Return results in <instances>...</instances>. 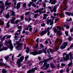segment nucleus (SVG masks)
Masks as SVG:
<instances>
[{
	"mask_svg": "<svg viewBox=\"0 0 73 73\" xmlns=\"http://www.w3.org/2000/svg\"><path fill=\"white\" fill-rule=\"evenodd\" d=\"M66 71L67 72H69V68H67L66 69Z\"/></svg>",
	"mask_w": 73,
	"mask_h": 73,
	"instance_id": "69168bd1",
	"label": "nucleus"
},
{
	"mask_svg": "<svg viewBox=\"0 0 73 73\" xmlns=\"http://www.w3.org/2000/svg\"><path fill=\"white\" fill-rule=\"evenodd\" d=\"M68 45V42H65L62 44V45L60 47V48L61 49H64L65 48V47Z\"/></svg>",
	"mask_w": 73,
	"mask_h": 73,
	"instance_id": "0eeeda50",
	"label": "nucleus"
},
{
	"mask_svg": "<svg viewBox=\"0 0 73 73\" xmlns=\"http://www.w3.org/2000/svg\"><path fill=\"white\" fill-rule=\"evenodd\" d=\"M43 16L44 17H43V20H44L45 19H46V17H47V16H48V15H46V14H43Z\"/></svg>",
	"mask_w": 73,
	"mask_h": 73,
	"instance_id": "6ab92c4d",
	"label": "nucleus"
},
{
	"mask_svg": "<svg viewBox=\"0 0 73 73\" xmlns=\"http://www.w3.org/2000/svg\"><path fill=\"white\" fill-rule=\"evenodd\" d=\"M43 9H43V8H42L40 9L37 10L36 11H35L34 13H38V12H40L42 11Z\"/></svg>",
	"mask_w": 73,
	"mask_h": 73,
	"instance_id": "9b49d317",
	"label": "nucleus"
},
{
	"mask_svg": "<svg viewBox=\"0 0 73 73\" xmlns=\"http://www.w3.org/2000/svg\"><path fill=\"white\" fill-rule=\"evenodd\" d=\"M12 19H12L11 20V23L12 24H14V21H15V19L14 17H13Z\"/></svg>",
	"mask_w": 73,
	"mask_h": 73,
	"instance_id": "412c9836",
	"label": "nucleus"
},
{
	"mask_svg": "<svg viewBox=\"0 0 73 73\" xmlns=\"http://www.w3.org/2000/svg\"><path fill=\"white\" fill-rule=\"evenodd\" d=\"M49 50L50 51V52L52 53H53V50L51 48L49 49Z\"/></svg>",
	"mask_w": 73,
	"mask_h": 73,
	"instance_id": "79ce46f5",
	"label": "nucleus"
},
{
	"mask_svg": "<svg viewBox=\"0 0 73 73\" xmlns=\"http://www.w3.org/2000/svg\"><path fill=\"white\" fill-rule=\"evenodd\" d=\"M49 3H51V4H54L56 3V0H50Z\"/></svg>",
	"mask_w": 73,
	"mask_h": 73,
	"instance_id": "f8f14e48",
	"label": "nucleus"
},
{
	"mask_svg": "<svg viewBox=\"0 0 73 73\" xmlns=\"http://www.w3.org/2000/svg\"><path fill=\"white\" fill-rule=\"evenodd\" d=\"M72 19L71 18H70V19L68 20V21H72Z\"/></svg>",
	"mask_w": 73,
	"mask_h": 73,
	"instance_id": "0e129e2a",
	"label": "nucleus"
},
{
	"mask_svg": "<svg viewBox=\"0 0 73 73\" xmlns=\"http://www.w3.org/2000/svg\"><path fill=\"white\" fill-rule=\"evenodd\" d=\"M63 60L64 61H68V60L69 59V56L68 55H67L66 57L63 56Z\"/></svg>",
	"mask_w": 73,
	"mask_h": 73,
	"instance_id": "ddd939ff",
	"label": "nucleus"
},
{
	"mask_svg": "<svg viewBox=\"0 0 73 73\" xmlns=\"http://www.w3.org/2000/svg\"><path fill=\"white\" fill-rule=\"evenodd\" d=\"M5 44L7 45L9 43V45L7 46L8 48H9L11 51L13 50V46L12 45V41L10 39H9L8 41H6V40L5 41Z\"/></svg>",
	"mask_w": 73,
	"mask_h": 73,
	"instance_id": "f257e3e1",
	"label": "nucleus"
},
{
	"mask_svg": "<svg viewBox=\"0 0 73 73\" xmlns=\"http://www.w3.org/2000/svg\"><path fill=\"white\" fill-rule=\"evenodd\" d=\"M52 20L50 19L49 20H48L47 21V25H49V23H50V21H51Z\"/></svg>",
	"mask_w": 73,
	"mask_h": 73,
	"instance_id": "2f4dec72",
	"label": "nucleus"
},
{
	"mask_svg": "<svg viewBox=\"0 0 73 73\" xmlns=\"http://www.w3.org/2000/svg\"><path fill=\"white\" fill-rule=\"evenodd\" d=\"M54 32L56 33L57 32V29L56 28H54Z\"/></svg>",
	"mask_w": 73,
	"mask_h": 73,
	"instance_id": "bf43d9fd",
	"label": "nucleus"
},
{
	"mask_svg": "<svg viewBox=\"0 0 73 73\" xmlns=\"http://www.w3.org/2000/svg\"><path fill=\"white\" fill-rule=\"evenodd\" d=\"M17 0H14L13 2L14 3V5L15 6L14 7V8L15 9H16V8H17V9L18 10L19 9V8L20 7V3H18L17 4L16 7V3H17V2L16 1ZM19 1H20L21 0H19Z\"/></svg>",
	"mask_w": 73,
	"mask_h": 73,
	"instance_id": "423d86ee",
	"label": "nucleus"
},
{
	"mask_svg": "<svg viewBox=\"0 0 73 73\" xmlns=\"http://www.w3.org/2000/svg\"><path fill=\"white\" fill-rule=\"evenodd\" d=\"M69 56H70L71 57V58H72V54L71 53V52H70L69 54Z\"/></svg>",
	"mask_w": 73,
	"mask_h": 73,
	"instance_id": "37998d69",
	"label": "nucleus"
},
{
	"mask_svg": "<svg viewBox=\"0 0 73 73\" xmlns=\"http://www.w3.org/2000/svg\"><path fill=\"white\" fill-rule=\"evenodd\" d=\"M32 4H33V3H32V2H30L29 3V4L28 7H30L32 5Z\"/></svg>",
	"mask_w": 73,
	"mask_h": 73,
	"instance_id": "72a5a7b5",
	"label": "nucleus"
},
{
	"mask_svg": "<svg viewBox=\"0 0 73 73\" xmlns=\"http://www.w3.org/2000/svg\"><path fill=\"white\" fill-rule=\"evenodd\" d=\"M15 62H13L11 61V62L10 64H11L12 65H13V64H15Z\"/></svg>",
	"mask_w": 73,
	"mask_h": 73,
	"instance_id": "3c124183",
	"label": "nucleus"
},
{
	"mask_svg": "<svg viewBox=\"0 0 73 73\" xmlns=\"http://www.w3.org/2000/svg\"><path fill=\"white\" fill-rule=\"evenodd\" d=\"M15 36L14 38L16 40H17L19 39V37H18V36L17 35H19V33H16L15 34Z\"/></svg>",
	"mask_w": 73,
	"mask_h": 73,
	"instance_id": "2eb2a0df",
	"label": "nucleus"
},
{
	"mask_svg": "<svg viewBox=\"0 0 73 73\" xmlns=\"http://www.w3.org/2000/svg\"><path fill=\"white\" fill-rule=\"evenodd\" d=\"M29 49L28 48H27V49L26 50V52L27 53H29Z\"/></svg>",
	"mask_w": 73,
	"mask_h": 73,
	"instance_id": "ea45409f",
	"label": "nucleus"
},
{
	"mask_svg": "<svg viewBox=\"0 0 73 73\" xmlns=\"http://www.w3.org/2000/svg\"><path fill=\"white\" fill-rule=\"evenodd\" d=\"M50 29H52V28H49V27L47 28V31H48L47 32V35L48 36H49L50 35V33L48 31H49V30Z\"/></svg>",
	"mask_w": 73,
	"mask_h": 73,
	"instance_id": "aec40b11",
	"label": "nucleus"
},
{
	"mask_svg": "<svg viewBox=\"0 0 73 73\" xmlns=\"http://www.w3.org/2000/svg\"><path fill=\"white\" fill-rule=\"evenodd\" d=\"M60 64H58V65L57 66V69H59L60 68Z\"/></svg>",
	"mask_w": 73,
	"mask_h": 73,
	"instance_id": "58836bf2",
	"label": "nucleus"
},
{
	"mask_svg": "<svg viewBox=\"0 0 73 73\" xmlns=\"http://www.w3.org/2000/svg\"><path fill=\"white\" fill-rule=\"evenodd\" d=\"M11 35H8L7 36L6 38L7 39L10 38H11Z\"/></svg>",
	"mask_w": 73,
	"mask_h": 73,
	"instance_id": "c03bdc74",
	"label": "nucleus"
},
{
	"mask_svg": "<svg viewBox=\"0 0 73 73\" xmlns=\"http://www.w3.org/2000/svg\"><path fill=\"white\" fill-rule=\"evenodd\" d=\"M29 28L28 27H27L26 28H24V30H27V31H28V30L29 29Z\"/></svg>",
	"mask_w": 73,
	"mask_h": 73,
	"instance_id": "052dcab7",
	"label": "nucleus"
},
{
	"mask_svg": "<svg viewBox=\"0 0 73 73\" xmlns=\"http://www.w3.org/2000/svg\"><path fill=\"white\" fill-rule=\"evenodd\" d=\"M9 13H7V15H5V17L6 19H8L9 17Z\"/></svg>",
	"mask_w": 73,
	"mask_h": 73,
	"instance_id": "b1692460",
	"label": "nucleus"
},
{
	"mask_svg": "<svg viewBox=\"0 0 73 73\" xmlns=\"http://www.w3.org/2000/svg\"><path fill=\"white\" fill-rule=\"evenodd\" d=\"M71 14V13H68V12H67L66 13V14L68 16H70V15H71V16H73V13Z\"/></svg>",
	"mask_w": 73,
	"mask_h": 73,
	"instance_id": "5701e85b",
	"label": "nucleus"
},
{
	"mask_svg": "<svg viewBox=\"0 0 73 73\" xmlns=\"http://www.w3.org/2000/svg\"><path fill=\"white\" fill-rule=\"evenodd\" d=\"M72 64V60H71V62H70L68 64V68H70V66H71V65Z\"/></svg>",
	"mask_w": 73,
	"mask_h": 73,
	"instance_id": "a878e982",
	"label": "nucleus"
},
{
	"mask_svg": "<svg viewBox=\"0 0 73 73\" xmlns=\"http://www.w3.org/2000/svg\"><path fill=\"white\" fill-rule=\"evenodd\" d=\"M21 54L20 53L19 54L18 56H17V57H20V56H21Z\"/></svg>",
	"mask_w": 73,
	"mask_h": 73,
	"instance_id": "4d7b16f0",
	"label": "nucleus"
},
{
	"mask_svg": "<svg viewBox=\"0 0 73 73\" xmlns=\"http://www.w3.org/2000/svg\"><path fill=\"white\" fill-rule=\"evenodd\" d=\"M58 41H60V39H59V38H58L56 40V42H58Z\"/></svg>",
	"mask_w": 73,
	"mask_h": 73,
	"instance_id": "13d9d810",
	"label": "nucleus"
},
{
	"mask_svg": "<svg viewBox=\"0 0 73 73\" xmlns=\"http://www.w3.org/2000/svg\"><path fill=\"white\" fill-rule=\"evenodd\" d=\"M69 33V32L68 31H66L65 32V34L66 35V36H68V34Z\"/></svg>",
	"mask_w": 73,
	"mask_h": 73,
	"instance_id": "473e14b6",
	"label": "nucleus"
},
{
	"mask_svg": "<svg viewBox=\"0 0 73 73\" xmlns=\"http://www.w3.org/2000/svg\"><path fill=\"white\" fill-rule=\"evenodd\" d=\"M21 20H23L24 19V17L23 16H21Z\"/></svg>",
	"mask_w": 73,
	"mask_h": 73,
	"instance_id": "864d4df0",
	"label": "nucleus"
},
{
	"mask_svg": "<svg viewBox=\"0 0 73 73\" xmlns=\"http://www.w3.org/2000/svg\"><path fill=\"white\" fill-rule=\"evenodd\" d=\"M46 33H47V31L46 30H44L41 32L40 33V35H41V36H42L44 35V34H46Z\"/></svg>",
	"mask_w": 73,
	"mask_h": 73,
	"instance_id": "1a4fd4ad",
	"label": "nucleus"
},
{
	"mask_svg": "<svg viewBox=\"0 0 73 73\" xmlns=\"http://www.w3.org/2000/svg\"><path fill=\"white\" fill-rule=\"evenodd\" d=\"M53 58H50L47 59L46 60H44V66H43V67L44 68V70H46L48 69V67H49V64H48L46 63V62H47V61H49L50 60H52Z\"/></svg>",
	"mask_w": 73,
	"mask_h": 73,
	"instance_id": "f03ea898",
	"label": "nucleus"
},
{
	"mask_svg": "<svg viewBox=\"0 0 73 73\" xmlns=\"http://www.w3.org/2000/svg\"><path fill=\"white\" fill-rule=\"evenodd\" d=\"M7 35L5 36L4 37H3V38H2L1 39V40H3V41H4V40H5V37H7Z\"/></svg>",
	"mask_w": 73,
	"mask_h": 73,
	"instance_id": "e433bc0d",
	"label": "nucleus"
},
{
	"mask_svg": "<svg viewBox=\"0 0 73 73\" xmlns=\"http://www.w3.org/2000/svg\"><path fill=\"white\" fill-rule=\"evenodd\" d=\"M33 52H31V54H33L34 56H35V55H37V54H41L42 53H43V51L41 50L39 51H37V50H33Z\"/></svg>",
	"mask_w": 73,
	"mask_h": 73,
	"instance_id": "7ed1b4c3",
	"label": "nucleus"
},
{
	"mask_svg": "<svg viewBox=\"0 0 73 73\" xmlns=\"http://www.w3.org/2000/svg\"><path fill=\"white\" fill-rule=\"evenodd\" d=\"M47 49V47L45 48V49H43V50L44 53L45 54H46V50Z\"/></svg>",
	"mask_w": 73,
	"mask_h": 73,
	"instance_id": "7c9ffc66",
	"label": "nucleus"
},
{
	"mask_svg": "<svg viewBox=\"0 0 73 73\" xmlns=\"http://www.w3.org/2000/svg\"><path fill=\"white\" fill-rule=\"evenodd\" d=\"M56 28L58 29H61V28L60 26H57Z\"/></svg>",
	"mask_w": 73,
	"mask_h": 73,
	"instance_id": "de8ad7c7",
	"label": "nucleus"
},
{
	"mask_svg": "<svg viewBox=\"0 0 73 73\" xmlns=\"http://www.w3.org/2000/svg\"><path fill=\"white\" fill-rule=\"evenodd\" d=\"M8 49V48L7 47H3L2 48L0 49V52L1 51H3V50H7Z\"/></svg>",
	"mask_w": 73,
	"mask_h": 73,
	"instance_id": "4468645a",
	"label": "nucleus"
},
{
	"mask_svg": "<svg viewBox=\"0 0 73 73\" xmlns=\"http://www.w3.org/2000/svg\"><path fill=\"white\" fill-rule=\"evenodd\" d=\"M2 72L3 73H6L7 72V71L4 69H3L2 70Z\"/></svg>",
	"mask_w": 73,
	"mask_h": 73,
	"instance_id": "c756f323",
	"label": "nucleus"
},
{
	"mask_svg": "<svg viewBox=\"0 0 73 73\" xmlns=\"http://www.w3.org/2000/svg\"><path fill=\"white\" fill-rule=\"evenodd\" d=\"M37 14H35V15H34V17H35V18L36 19V18H37Z\"/></svg>",
	"mask_w": 73,
	"mask_h": 73,
	"instance_id": "6e6d98bb",
	"label": "nucleus"
},
{
	"mask_svg": "<svg viewBox=\"0 0 73 73\" xmlns=\"http://www.w3.org/2000/svg\"><path fill=\"white\" fill-rule=\"evenodd\" d=\"M3 59H1L0 60V61H1L2 62L3 61ZM0 64L1 65H6L4 63L1 62H0Z\"/></svg>",
	"mask_w": 73,
	"mask_h": 73,
	"instance_id": "a211bd4d",
	"label": "nucleus"
},
{
	"mask_svg": "<svg viewBox=\"0 0 73 73\" xmlns=\"http://www.w3.org/2000/svg\"><path fill=\"white\" fill-rule=\"evenodd\" d=\"M18 29H22V26H18Z\"/></svg>",
	"mask_w": 73,
	"mask_h": 73,
	"instance_id": "5fc2aeb1",
	"label": "nucleus"
},
{
	"mask_svg": "<svg viewBox=\"0 0 73 73\" xmlns=\"http://www.w3.org/2000/svg\"><path fill=\"white\" fill-rule=\"evenodd\" d=\"M57 34L59 36H61V35H62V33L60 31H58L57 32Z\"/></svg>",
	"mask_w": 73,
	"mask_h": 73,
	"instance_id": "f3484780",
	"label": "nucleus"
},
{
	"mask_svg": "<svg viewBox=\"0 0 73 73\" xmlns=\"http://www.w3.org/2000/svg\"><path fill=\"white\" fill-rule=\"evenodd\" d=\"M5 58L6 60H8V58H9V55H8L7 56L5 57Z\"/></svg>",
	"mask_w": 73,
	"mask_h": 73,
	"instance_id": "c9c22d12",
	"label": "nucleus"
},
{
	"mask_svg": "<svg viewBox=\"0 0 73 73\" xmlns=\"http://www.w3.org/2000/svg\"><path fill=\"white\" fill-rule=\"evenodd\" d=\"M19 21V20H17L15 22V24H17L18 23V22Z\"/></svg>",
	"mask_w": 73,
	"mask_h": 73,
	"instance_id": "a18cd8bd",
	"label": "nucleus"
},
{
	"mask_svg": "<svg viewBox=\"0 0 73 73\" xmlns=\"http://www.w3.org/2000/svg\"><path fill=\"white\" fill-rule=\"evenodd\" d=\"M37 68L35 67L33 69H32V70H29L28 72L27 73H34L35 72V70H37Z\"/></svg>",
	"mask_w": 73,
	"mask_h": 73,
	"instance_id": "6e6552de",
	"label": "nucleus"
},
{
	"mask_svg": "<svg viewBox=\"0 0 73 73\" xmlns=\"http://www.w3.org/2000/svg\"><path fill=\"white\" fill-rule=\"evenodd\" d=\"M10 13H12V15L13 16H15V12L11 10L10 11Z\"/></svg>",
	"mask_w": 73,
	"mask_h": 73,
	"instance_id": "4be33fe9",
	"label": "nucleus"
},
{
	"mask_svg": "<svg viewBox=\"0 0 73 73\" xmlns=\"http://www.w3.org/2000/svg\"><path fill=\"white\" fill-rule=\"evenodd\" d=\"M73 44H71V46H70V48L71 49L72 48H73Z\"/></svg>",
	"mask_w": 73,
	"mask_h": 73,
	"instance_id": "338daca9",
	"label": "nucleus"
},
{
	"mask_svg": "<svg viewBox=\"0 0 73 73\" xmlns=\"http://www.w3.org/2000/svg\"><path fill=\"white\" fill-rule=\"evenodd\" d=\"M11 3H8V1H6L5 2V5H8V7H7V8H8V7H9V5H11Z\"/></svg>",
	"mask_w": 73,
	"mask_h": 73,
	"instance_id": "dca6fc26",
	"label": "nucleus"
},
{
	"mask_svg": "<svg viewBox=\"0 0 73 73\" xmlns=\"http://www.w3.org/2000/svg\"><path fill=\"white\" fill-rule=\"evenodd\" d=\"M41 27H44L45 26V23H43L41 24Z\"/></svg>",
	"mask_w": 73,
	"mask_h": 73,
	"instance_id": "8fccbe9b",
	"label": "nucleus"
},
{
	"mask_svg": "<svg viewBox=\"0 0 73 73\" xmlns=\"http://www.w3.org/2000/svg\"><path fill=\"white\" fill-rule=\"evenodd\" d=\"M26 3H24L23 5V7H25V8L26 7Z\"/></svg>",
	"mask_w": 73,
	"mask_h": 73,
	"instance_id": "603ef678",
	"label": "nucleus"
},
{
	"mask_svg": "<svg viewBox=\"0 0 73 73\" xmlns=\"http://www.w3.org/2000/svg\"><path fill=\"white\" fill-rule=\"evenodd\" d=\"M56 6H55L53 8V11L54 12H56Z\"/></svg>",
	"mask_w": 73,
	"mask_h": 73,
	"instance_id": "c85d7f7f",
	"label": "nucleus"
},
{
	"mask_svg": "<svg viewBox=\"0 0 73 73\" xmlns=\"http://www.w3.org/2000/svg\"><path fill=\"white\" fill-rule=\"evenodd\" d=\"M54 19H53L52 22L50 23V25H53V21L54 20Z\"/></svg>",
	"mask_w": 73,
	"mask_h": 73,
	"instance_id": "a19ab883",
	"label": "nucleus"
},
{
	"mask_svg": "<svg viewBox=\"0 0 73 73\" xmlns=\"http://www.w3.org/2000/svg\"><path fill=\"white\" fill-rule=\"evenodd\" d=\"M32 6H33L34 7H36V5L34 4L32 5Z\"/></svg>",
	"mask_w": 73,
	"mask_h": 73,
	"instance_id": "774afa93",
	"label": "nucleus"
},
{
	"mask_svg": "<svg viewBox=\"0 0 73 73\" xmlns=\"http://www.w3.org/2000/svg\"><path fill=\"white\" fill-rule=\"evenodd\" d=\"M30 14V12H27V13H26L25 14V16H27V15H29Z\"/></svg>",
	"mask_w": 73,
	"mask_h": 73,
	"instance_id": "4c0bfd02",
	"label": "nucleus"
},
{
	"mask_svg": "<svg viewBox=\"0 0 73 73\" xmlns=\"http://www.w3.org/2000/svg\"><path fill=\"white\" fill-rule=\"evenodd\" d=\"M38 40H39V39H38V38H37L36 40V42H37L38 43Z\"/></svg>",
	"mask_w": 73,
	"mask_h": 73,
	"instance_id": "e2e57ef3",
	"label": "nucleus"
},
{
	"mask_svg": "<svg viewBox=\"0 0 73 73\" xmlns=\"http://www.w3.org/2000/svg\"><path fill=\"white\" fill-rule=\"evenodd\" d=\"M4 23L3 21H2L1 19H0V25H4Z\"/></svg>",
	"mask_w": 73,
	"mask_h": 73,
	"instance_id": "393cba45",
	"label": "nucleus"
},
{
	"mask_svg": "<svg viewBox=\"0 0 73 73\" xmlns=\"http://www.w3.org/2000/svg\"><path fill=\"white\" fill-rule=\"evenodd\" d=\"M9 21H8L7 23V28H9L10 27V25H9Z\"/></svg>",
	"mask_w": 73,
	"mask_h": 73,
	"instance_id": "f704fd0d",
	"label": "nucleus"
},
{
	"mask_svg": "<svg viewBox=\"0 0 73 73\" xmlns=\"http://www.w3.org/2000/svg\"><path fill=\"white\" fill-rule=\"evenodd\" d=\"M40 46L41 47V48H44V46H43V45L42 44H40Z\"/></svg>",
	"mask_w": 73,
	"mask_h": 73,
	"instance_id": "49530a36",
	"label": "nucleus"
},
{
	"mask_svg": "<svg viewBox=\"0 0 73 73\" xmlns=\"http://www.w3.org/2000/svg\"><path fill=\"white\" fill-rule=\"evenodd\" d=\"M50 65L51 68H54V65L52 63L50 64Z\"/></svg>",
	"mask_w": 73,
	"mask_h": 73,
	"instance_id": "bb28decb",
	"label": "nucleus"
},
{
	"mask_svg": "<svg viewBox=\"0 0 73 73\" xmlns=\"http://www.w3.org/2000/svg\"><path fill=\"white\" fill-rule=\"evenodd\" d=\"M58 49H59V46H57L56 48V50H58Z\"/></svg>",
	"mask_w": 73,
	"mask_h": 73,
	"instance_id": "680f3d73",
	"label": "nucleus"
},
{
	"mask_svg": "<svg viewBox=\"0 0 73 73\" xmlns=\"http://www.w3.org/2000/svg\"><path fill=\"white\" fill-rule=\"evenodd\" d=\"M14 46L16 45L15 48L18 50H21L22 49V44L21 43H17V44L14 43Z\"/></svg>",
	"mask_w": 73,
	"mask_h": 73,
	"instance_id": "20e7f679",
	"label": "nucleus"
},
{
	"mask_svg": "<svg viewBox=\"0 0 73 73\" xmlns=\"http://www.w3.org/2000/svg\"><path fill=\"white\" fill-rule=\"evenodd\" d=\"M38 44H36V46L33 47V49H37V48H38Z\"/></svg>",
	"mask_w": 73,
	"mask_h": 73,
	"instance_id": "cd10ccee",
	"label": "nucleus"
},
{
	"mask_svg": "<svg viewBox=\"0 0 73 73\" xmlns=\"http://www.w3.org/2000/svg\"><path fill=\"white\" fill-rule=\"evenodd\" d=\"M29 58V56H26L25 57V59L26 60H27V59H28V58Z\"/></svg>",
	"mask_w": 73,
	"mask_h": 73,
	"instance_id": "09e8293b",
	"label": "nucleus"
},
{
	"mask_svg": "<svg viewBox=\"0 0 73 73\" xmlns=\"http://www.w3.org/2000/svg\"><path fill=\"white\" fill-rule=\"evenodd\" d=\"M24 59V57L22 56L20 57L19 59H18L17 62V64H18L19 67H20L21 65V62H23V60Z\"/></svg>",
	"mask_w": 73,
	"mask_h": 73,
	"instance_id": "39448f33",
	"label": "nucleus"
},
{
	"mask_svg": "<svg viewBox=\"0 0 73 73\" xmlns=\"http://www.w3.org/2000/svg\"><path fill=\"white\" fill-rule=\"evenodd\" d=\"M0 4H1V6H0V8H1V9H4V3L3 2V1H0Z\"/></svg>",
	"mask_w": 73,
	"mask_h": 73,
	"instance_id": "9d476101",
	"label": "nucleus"
}]
</instances>
